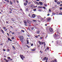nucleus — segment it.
Here are the masks:
<instances>
[{
    "mask_svg": "<svg viewBox=\"0 0 62 62\" xmlns=\"http://www.w3.org/2000/svg\"><path fill=\"white\" fill-rule=\"evenodd\" d=\"M39 3L40 5H43V3H42V2H39Z\"/></svg>",
    "mask_w": 62,
    "mask_h": 62,
    "instance_id": "1a4fd4ad",
    "label": "nucleus"
},
{
    "mask_svg": "<svg viewBox=\"0 0 62 62\" xmlns=\"http://www.w3.org/2000/svg\"><path fill=\"white\" fill-rule=\"evenodd\" d=\"M47 50H49V47H47L46 48Z\"/></svg>",
    "mask_w": 62,
    "mask_h": 62,
    "instance_id": "cd10ccee",
    "label": "nucleus"
},
{
    "mask_svg": "<svg viewBox=\"0 0 62 62\" xmlns=\"http://www.w3.org/2000/svg\"><path fill=\"white\" fill-rule=\"evenodd\" d=\"M4 60H5L6 61V60H6V59H5V58H4Z\"/></svg>",
    "mask_w": 62,
    "mask_h": 62,
    "instance_id": "69168bd1",
    "label": "nucleus"
},
{
    "mask_svg": "<svg viewBox=\"0 0 62 62\" xmlns=\"http://www.w3.org/2000/svg\"><path fill=\"white\" fill-rule=\"evenodd\" d=\"M27 44H29V42H28V40H27Z\"/></svg>",
    "mask_w": 62,
    "mask_h": 62,
    "instance_id": "b1692460",
    "label": "nucleus"
},
{
    "mask_svg": "<svg viewBox=\"0 0 62 62\" xmlns=\"http://www.w3.org/2000/svg\"><path fill=\"white\" fill-rule=\"evenodd\" d=\"M43 8H44V9H46V8H45V7H43Z\"/></svg>",
    "mask_w": 62,
    "mask_h": 62,
    "instance_id": "3c124183",
    "label": "nucleus"
},
{
    "mask_svg": "<svg viewBox=\"0 0 62 62\" xmlns=\"http://www.w3.org/2000/svg\"><path fill=\"white\" fill-rule=\"evenodd\" d=\"M3 50L4 51H6V50L5 49H4Z\"/></svg>",
    "mask_w": 62,
    "mask_h": 62,
    "instance_id": "6e6d98bb",
    "label": "nucleus"
},
{
    "mask_svg": "<svg viewBox=\"0 0 62 62\" xmlns=\"http://www.w3.org/2000/svg\"><path fill=\"white\" fill-rule=\"evenodd\" d=\"M7 34L8 35V36H9V34H8V33H7Z\"/></svg>",
    "mask_w": 62,
    "mask_h": 62,
    "instance_id": "052dcab7",
    "label": "nucleus"
},
{
    "mask_svg": "<svg viewBox=\"0 0 62 62\" xmlns=\"http://www.w3.org/2000/svg\"><path fill=\"white\" fill-rule=\"evenodd\" d=\"M6 62H8V60H6Z\"/></svg>",
    "mask_w": 62,
    "mask_h": 62,
    "instance_id": "37998d69",
    "label": "nucleus"
},
{
    "mask_svg": "<svg viewBox=\"0 0 62 62\" xmlns=\"http://www.w3.org/2000/svg\"><path fill=\"white\" fill-rule=\"evenodd\" d=\"M41 7H40V6H39L37 8H41Z\"/></svg>",
    "mask_w": 62,
    "mask_h": 62,
    "instance_id": "72a5a7b5",
    "label": "nucleus"
},
{
    "mask_svg": "<svg viewBox=\"0 0 62 62\" xmlns=\"http://www.w3.org/2000/svg\"><path fill=\"white\" fill-rule=\"evenodd\" d=\"M20 39H23V37L22 36H21L20 37Z\"/></svg>",
    "mask_w": 62,
    "mask_h": 62,
    "instance_id": "6e6552de",
    "label": "nucleus"
},
{
    "mask_svg": "<svg viewBox=\"0 0 62 62\" xmlns=\"http://www.w3.org/2000/svg\"><path fill=\"white\" fill-rule=\"evenodd\" d=\"M52 15H55V13H53L52 14Z\"/></svg>",
    "mask_w": 62,
    "mask_h": 62,
    "instance_id": "79ce46f5",
    "label": "nucleus"
},
{
    "mask_svg": "<svg viewBox=\"0 0 62 62\" xmlns=\"http://www.w3.org/2000/svg\"><path fill=\"white\" fill-rule=\"evenodd\" d=\"M38 7V6H34V7L35 8H36V7Z\"/></svg>",
    "mask_w": 62,
    "mask_h": 62,
    "instance_id": "13d9d810",
    "label": "nucleus"
},
{
    "mask_svg": "<svg viewBox=\"0 0 62 62\" xmlns=\"http://www.w3.org/2000/svg\"><path fill=\"white\" fill-rule=\"evenodd\" d=\"M34 27H32L31 28V29H32V30H33V29H34Z\"/></svg>",
    "mask_w": 62,
    "mask_h": 62,
    "instance_id": "473e14b6",
    "label": "nucleus"
},
{
    "mask_svg": "<svg viewBox=\"0 0 62 62\" xmlns=\"http://www.w3.org/2000/svg\"><path fill=\"white\" fill-rule=\"evenodd\" d=\"M59 15H62V13H59Z\"/></svg>",
    "mask_w": 62,
    "mask_h": 62,
    "instance_id": "7c9ffc66",
    "label": "nucleus"
},
{
    "mask_svg": "<svg viewBox=\"0 0 62 62\" xmlns=\"http://www.w3.org/2000/svg\"><path fill=\"white\" fill-rule=\"evenodd\" d=\"M41 44H42H42H44V42H41Z\"/></svg>",
    "mask_w": 62,
    "mask_h": 62,
    "instance_id": "a878e982",
    "label": "nucleus"
},
{
    "mask_svg": "<svg viewBox=\"0 0 62 62\" xmlns=\"http://www.w3.org/2000/svg\"><path fill=\"white\" fill-rule=\"evenodd\" d=\"M31 46H33V44H31Z\"/></svg>",
    "mask_w": 62,
    "mask_h": 62,
    "instance_id": "4c0bfd02",
    "label": "nucleus"
},
{
    "mask_svg": "<svg viewBox=\"0 0 62 62\" xmlns=\"http://www.w3.org/2000/svg\"><path fill=\"white\" fill-rule=\"evenodd\" d=\"M31 50L32 51H36V49H32V50Z\"/></svg>",
    "mask_w": 62,
    "mask_h": 62,
    "instance_id": "aec40b11",
    "label": "nucleus"
},
{
    "mask_svg": "<svg viewBox=\"0 0 62 62\" xmlns=\"http://www.w3.org/2000/svg\"><path fill=\"white\" fill-rule=\"evenodd\" d=\"M60 9H61V10H62V8L61 7L60 8Z\"/></svg>",
    "mask_w": 62,
    "mask_h": 62,
    "instance_id": "a19ab883",
    "label": "nucleus"
},
{
    "mask_svg": "<svg viewBox=\"0 0 62 62\" xmlns=\"http://www.w3.org/2000/svg\"><path fill=\"white\" fill-rule=\"evenodd\" d=\"M35 37H36V38H38L39 37L38 36H35Z\"/></svg>",
    "mask_w": 62,
    "mask_h": 62,
    "instance_id": "2f4dec72",
    "label": "nucleus"
},
{
    "mask_svg": "<svg viewBox=\"0 0 62 62\" xmlns=\"http://www.w3.org/2000/svg\"><path fill=\"white\" fill-rule=\"evenodd\" d=\"M8 40H10V41H12V40L11 39H10V38H8Z\"/></svg>",
    "mask_w": 62,
    "mask_h": 62,
    "instance_id": "4468645a",
    "label": "nucleus"
},
{
    "mask_svg": "<svg viewBox=\"0 0 62 62\" xmlns=\"http://www.w3.org/2000/svg\"><path fill=\"white\" fill-rule=\"evenodd\" d=\"M26 46L27 47H28V48H29V46H28L27 45H26Z\"/></svg>",
    "mask_w": 62,
    "mask_h": 62,
    "instance_id": "c85d7f7f",
    "label": "nucleus"
},
{
    "mask_svg": "<svg viewBox=\"0 0 62 62\" xmlns=\"http://www.w3.org/2000/svg\"><path fill=\"white\" fill-rule=\"evenodd\" d=\"M10 3L11 4H12V2H11L10 0Z\"/></svg>",
    "mask_w": 62,
    "mask_h": 62,
    "instance_id": "4be33fe9",
    "label": "nucleus"
},
{
    "mask_svg": "<svg viewBox=\"0 0 62 62\" xmlns=\"http://www.w3.org/2000/svg\"><path fill=\"white\" fill-rule=\"evenodd\" d=\"M47 49H45V52H46V51H47Z\"/></svg>",
    "mask_w": 62,
    "mask_h": 62,
    "instance_id": "c03bdc74",
    "label": "nucleus"
},
{
    "mask_svg": "<svg viewBox=\"0 0 62 62\" xmlns=\"http://www.w3.org/2000/svg\"><path fill=\"white\" fill-rule=\"evenodd\" d=\"M9 49H7V52H9Z\"/></svg>",
    "mask_w": 62,
    "mask_h": 62,
    "instance_id": "58836bf2",
    "label": "nucleus"
},
{
    "mask_svg": "<svg viewBox=\"0 0 62 62\" xmlns=\"http://www.w3.org/2000/svg\"><path fill=\"white\" fill-rule=\"evenodd\" d=\"M49 12H51V10L50 9H49Z\"/></svg>",
    "mask_w": 62,
    "mask_h": 62,
    "instance_id": "f704fd0d",
    "label": "nucleus"
},
{
    "mask_svg": "<svg viewBox=\"0 0 62 62\" xmlns=\"http://www.w3.org/2000/svg\"><path fill=\"white\" fill-rule=\"evenodd\" d=\"M24 6H26L27 5V3H24Z\"/></svg>",
    "mask_w": 62,
    "mask_h": 62,
    "instance_id": "dca6fc26",
    "label": "nucleus"
},
{
    "mask_svg": "<svg viewBox=\"0 0 62 62\" xmlns=\"http://www.w3.org/2000/svg\"><path fill=\"white\" fill-rule=\"evenodd\" d=\"M23 22L24 23V24L25 25V26H27V22H26V21L24 20Z\"/></svg>",
    "mask_w": 62,
    "mask_h": 62,
    "instance_id": "f257e3e1",
    "label": "nucleus"
},
{
    "mask_svg": "<svg viewBox=\"0 0 62 62\" xmlns=\"http://www.w3.org/2000/svg\"><path fill=\"white\" fill-rule=\"evenodd\" d=\"M20 56L21 57V59H22L23 60V57H21V55H20Z\"/></svg>",
    "mask_w": 62,
    "mask_h": 62,
    "instance_id": "f8f14e48",
    "label": "nucleus"
},
{
    "mask_svg": "<svg viewBox=\"0 0 62 62\" xmlns=\"http://www.w3.org/2000/svg\"><path fill=\"white\" fill-rule=\"evenodd\" d=\"M34 11H36V9H33Z\"/></svg>",
    "mask_w": 62,
    "mask_h": 62,
    "instance_id": "e433bc0d",
    "label": "nucleus"
},
{
    "mask_svg": "<svg viewBox=\"0 0 62 62\" xmlns=\"http://www.w3.org/2000/svg\"><path fill=\"white\" fill-rule=\"evenodd\" d=\"M47 20V22H49V21H50L51 20V18H50L49 17H48L46 19Z\"/></svg>",
    "mask_w": 62,
    "mask_h": 62,
    "instance_id": "20e7f679",
    "label": "nucleus"
},
{
    "mask_svg": "<svg viewBox=\"0 0 62 62\" xmlns=\"http://www.w3.org/2000/svg\"><path fill=\"white\" fill-rule=\"evenodd\" d=\"M28 8H27L26 9V11H28Z\"/></svg>",
    "mask_w": 62,
    "mask_h": 62,
    "instance_id": "412c9836",
    "label": "nucleus"
},
{
    "mask_svg": "<svg viewBox=\"0 0 62 62\" xmlns=\"http://www.w3.org/2000/svg\"><path fill=\"white\" fill-rule=\"evenodd\" d=\"M49 30L51 32H53V30L51 28H49Z\"/></svg>",
    "mask_w": 62,
    "mask_h": 62,
    "instance_id": "39448f33",
    "label": "nucleus"
},
{
    "mask_svg": "<svg viewBox=\"0 0 62 62\" xmlns=\"http://www.w3.org/2000/svg\"><path fill=\"white\" fill-rule=\"evenodd\" d=\"M36 32L37 34H39V32H39V31H36Z\"/></svg>",
    "mask_w": 62,
    "mask_h": 62,
    "instance_id": "9b49d317",
    "label": "nucleus"
},
{
    "mask_svg": "<svg viewBox=\"0 0 62 62\" xmlns=\"http://www.w3.org/2000/svg\"><path fill=\"white\" fill-rule=\"evenodd\" d=\"M60 7H62V4H61L60 5Z\"/></svg>",
    "mask_w": 62,
    "mask_h": 62,
    "instance_id": "a18cd8bd",
    "label": "nucleus"
},
{
    "mask_svg": "<svg viewBox=\"0 0 62 62\" xmlns=\"http://www.w3.org/2000/svg\"><path fill=\"white\" fill-rule=\"evenodd\" d=\"M57 4L58 5H60V2L59 1H58L57 2Z\"/></svg>",
    "mask_w": 62,
    "mask_h": 62,
    "instance_id": "9d476101",
    "label": "nucleus"
},
{
    "mask_svg": "<svg viewBox=\"0 0 62 62\" xmlns=\"http://www.w3.org/2000/svg\"><path fill=\"white\" fill-rule=\"evenodd\" d=\"M14 39V37H12V39Z\"/></svg>",
    "mask_w": 62,
    "mask_h": 62,
    "instance_id": "09e8293b",
    "label": "nucleus"
},
{
    "mask_svg": "<svg viewBox=\"0 0 62 62\" xmlns=\"http://www.w3.org/2000/svg\"><path fill=\"white\" fill-rule=\"evenodd\" d=\"M21 55V57H22H22H23V55Z\"/></svg>",
    "mask_w": 62,
    "mask_h": 62,
    "instance_id": "de8ad7c7",
    "label": "nucleus"
},
{
    "mask_svg": "<svg viewBox=\"0 0 62 62\" xmlns=\"http://www.w3.org/2000/svg\"><path fill=\"white\" fill-rule=\"evenodd\" d=\"M37 19H41L42 18L41 17L39 16H37Z\"/></svg>",
    "mask_w": 62,
    "mask_h": 62,
    "instance_id": "7ed1b4c3",
    "label": "nucleus"
},
{
    "mask_svg": "<svg viewBox=\"0 0 62 62\" xmlns=\"http://www.w3.org/2000/svg\"><path fill=\"white\" fill-rule=\"evenodd\" d=\"M45 26H47V24H45Z\"/></svg>",
    "mask_w": 62,
    "mask_h": 62,
    "instance_id": "e2e57ef3",
    "label": "nucleus"
},
{
    "mask_svg": "<svg viewBox=\"0 0 62 62\" xmlns=\"http://www.w3.org/2000/svg\"><path fill=\"white\" fill-rule=\"evenodd\" d=\"M44 47H45V45H46V44H45V42H44Z\"/></svg>",
    "mask_w": 62,
    "mask_h": 62,
    "instance_id": "6ab92c4d",
    "label": "nucleus"
},
{
    "mask_svg": "<svg viewBox=\"0 0 62 62\" xmlns=\"http://www.w3.org/2000/svg\"><path fill=\"white\" fill-rule=\"evenodd\" d=\"M38 43L40 45H41V42L39 41H38Z\"/></svg>",
    "mask_w": 62,
    "mask_h": 62,
    "instance_id": "2eb2a0df",
    "label": "nucleus"
},
{
    "mask_svg": "<svg viewBox=\"0 0 62 62\" xmlns=\"http://www.w3.org/2000/svg\"><path fill=\"white\" fill-rule=\"evenodd\" d=\"M44 6H45V7H47V5H45H45H44Z\"/></svg>",
    "mask_w": 62,
    "mask_h": 62,
    "instance_id": "5fc2aeb1",
    "label": "nucleus"
},
{
    "mask_svg": "<svg viewBox=\"0 0 62 62\" xmlns=\"http://www.w3.org/2000/svg\"><path fill=\"white\" fill-rule=\"evenodd\" d=\"M14 34V32H13L12 33V35H13V34Z\"/></svg>",
    "mask_w": 62,
    "mask_h": 62,
    "instance_id": "4d7b16f0",
    "label": "nucleus"
},
{
    "mask_svg": "<svg viewBox=\"0 0 62 62\" xmlns=\"http://www.w3.org/2000/svg\"><path fill=\"white\" fill-rule=\"evenodd\" d=\"M1 31H2V33H3V34H4V31H3V30H1Z\"/></svg>",
    "mask_w": 62,
    "mask_h": 62,
    "instance_id": "f3484780",
    "label": "nucleus"
},
{
    "mask_svg": "<svg viewBox=\"0 0 62 62\" xmlns=\"http://www.w3.org/2000/svg\"><path fill=\"white\" fill-rule=\"evenodd\" d=\"M40 53H42V52H41V51H40Z\"/></svg>",
    "mask_w": 62,
    "mask_h": 62,
    "instance_id": "bf43d9fd",
    "label": "nucleus"
},
{
    "mask_svg": "<svg viewBox=\"0 0 62 62\" xmlns=\"http://www.w3.org/2000/svg\"><path fill=\"white\" fill-rule=\"evenodd\" d=\"M16 2H17V3H19V1H17Z\"/></svg>",
    "mask_w": 62,
    "mask_h": 62,
    "instance_id": "680f3d73",
    "label": "nucleus"
},
{
    "mask_svg": "<svg viewBox=\"0 0 62 62\" xmlns=\"http://www.w3.org/2000/svg\"><path fill=\"white\" fill-rule=\"evenodd\" d=\"M27 22L28 23H29V24H31V21H29V20L27 19Z\"/></svg>",
    "mask_w": 62,
    "mask_h": 62,
    "instance_id": "f03ea898",
    "label": "nucleus"
},
{
    "mask_svg": "<svg viewBox=\"0 0 62 62\" xmlns=\"http://www.w3.org/2000/svg\"><path fill=\"white\" fill-rule=\"evenodd\" d=\"M7 3H9V0H8L7 1Z\"/></svg>",
    "mask_w": 62,
    "mask_h": 62,
    "instance_id": "8fccbe9b",
    "label": "nucleus"
},
{
    "mask_svg": "<svg viewBox=\"0 0 62 62\" xmlns=\"http://www.w3.org/2000/svg\"><path fill=\"white\" fill-rule=\"evenodd\" d=\"M33 21H34V22H36V20H32Z\"/></svg>",
    "mask_w": 62,
    "mask_h": 62,
    "instance_id": "603ef678",
    "label": "nucleus"
},
{
    "mask_svg": "<svg viewBox=\"0 0 62 62\" xmlns=\"http://www.w3.org/2000/svg\"><path fill=\"white\" fill-rule=\"evenodd\" d=\"M32 18H35L36 17V15H32Z\"/></svg>",
    "mask_w": 62,
    "mask_h": 62,
    "instance_id": "0eeeda50",
    "label": "nucleus"
},
{
    "mask_svg": "<svg viewBox=\"0 0 62 62\" xmlns=\"http://www.w3.org/2000/svg\"><path fill=\"white\" fill-rule=\"evenodd\" d=\"M43 59L44 60H48V58H46V57H45Z\"/></svg>",
    "mask_w": 62,
    "mask_h": 62,
    "instance_id": "423d86ee",
    "label": "nucleus"
},
{
    "mask_svg": "<svg viewBox=\"0 0 62 62\" xmlns=\"http://www.w3.org/2000/svg\"><path fill=\"white\" fill-rule=\"evenodd\" d=\"M5 31H7V30H8V29H6V30H5Z\"/></svg>",
    "mask_w": 62,
    "mask_h": 62,
    "instance_id": "0e129e2a",
    "label": "nucleus"
},
{
    "mask_svg": "<svg viewBox=\"0 0 62 62\" xmlns=\"http://www.w3.org/2000/svg\"><path fill=\"white\" fill-rule=\"evenodd\" d=\"M34 3H36L37 4H38V5H39V3H38V2L36 1H34Z\"/></svg>",
    "mask_w": 62,
    "mask_h": 62,
    "instance_id": "ddd939ff",
    "label": "nucleus"
},
{
    "mask_svg": "<svg viewBox=\"0 0 62 62\" xmlns=\"http://www.w3.org/2000/svg\"><path fill=\"white\" fill-rule=\"evenodd\" d=\"M54 1L55 3H57V0H54Z\"/></svg>",
    "mask_w": 62,
    "mask_h": 62,
    "instance_id": "393cba45",
    "label": "nucleus"
},
{
    "mask_svg": "<svg viewBox=\"0 0 62 62\" xmlns=\"http://www.w3.org/2000/svg\"><path fill=\"white\" fill-rule=\"evenodd\" d=\"M26 3H27L28 2V0H26Z\"/></svg>",
    "mask_w": 62,
    "mask_h": 62,
    "instance_id": "c9c22d12",
    "label": "nucleus"
},
{
    "mask_svg": "<svg viewBox=\"0 0 62 62\" xmlns=\"http://www.w3.org/2000/svg\"><path fill=\"white\" fill-rule=\"evenodd\" d=\"M3 28L4 29H6V28L5 27H4Z\"/></svg>",
    "mask_w": 62,
    "mask_h": 62,
    "instance_id": "ea45409f",
    "label": "nucleus"
},
{
    "mask_svg": "<svg viewBox=\"0 0 62 62\" xmlns=\"http://www.w3.org/2000/svg\"><path fill=\"white\" fill-rule=\"evenodd\" d=\"M21 31H22L23 32V33H24V31L23 30H21Z\"/></svg>",
    "mask_w": 62,
    "mask_h": 62,
    "instance_id": "c756f323",
    "label": "nucleus"
},
{
    "mask_svg": "<svg viewBox=\"0 0 62 62\" xmlns=\"http://www.w3.org/2000/svg\"><path fill=\"white\" fill-rule=\"evenodd\" d=\"M29 16H30V14H29Z\"/></svg>",
    "mask_w": 62,
    "mask_h": 62,
    "instance_id": "774afa93",
    "label": "nucleus"
},
{
    "mask_svg": "<svg viewBox=\"0 0 62 62\" xmlns=\"http://www.w3.org/2000/svg\"><path fill=\"white\" fill-rule=\"evenodd\" d=\"M43 38V37H40V39H42Z\"/></svg>",
    "mask_w": 62,
    "mask_h": 62,
    "instance_id": "864d4df0",
    "label": "nucleus"
},
{
    "mask_svg": "<svg viewBox=\"0 0 62 62\" xmlns=\"http://www.w3.org/2000/svg\"><path fill=\"white\" fill-rule=\"evenodd\" d=\"M6 23H8V22L7 21H6Z\"/></svg>",
    "mask_w": 62,
    "mask_h": 62,
    "instance_id": "49530a36",
    "label": "nucleus"
},
{
    "mask_svg": "<svg viewBox=\"0 0 62 62\" xmlns=\"http://www.w3.org/2000/svg\"><path fill=\"white\" fill-rule=\"evenodd\" d=\"M8 59H10V57H8V58H7Z\"/></svg>",
    "mask_w": 62,
    "mask_h": 62,
    "instance_id": "bb28decb",
    "label": "nucleus"
},
{
    "mask_svg": "<svg viewBox=\"0 0 62 62\" xmlns=\"http://www.w3.org/2000/svg\"><path fill=\"white\" fill-rule=\"evenodd\" d=\"M41 20H44V18H42V17L41 19Z\"/></svg>",
    "mask_w": 62,
    "mask_h": 62,
    "instance_id": "5701e85b",
    "label": "nucleus"
},
{
    "mask_svg": "<svg viewBox=\"0 0 62 62\" xmlns=\"http://www.w3.org/2000/svg\"><path fill=\"white\" fill-rule=\"evenodd\" d=\"M49 15H50V14H48V15H47V16H49Z\"/></svg>",
    "mask_w": 62,
    "mask_h": 62,
    "instance_id": "338daca9",
    "label": "nucleus"
},
{
    "mask_svg": "<svg viewBox=\"0 0 62 62\" xmlns=\"http://www.w3.org/2000/svg\"><path fill=\"white\" fill-rule=\"evenodd\" d=\"M20 40L22 42H23V39H20Z\"/></svg>",
    "mask_w": 62,
    "mask_h": 62,
    "instance_id": "a211bd4d",
    "label": "nucleus"
}]
</instances>
